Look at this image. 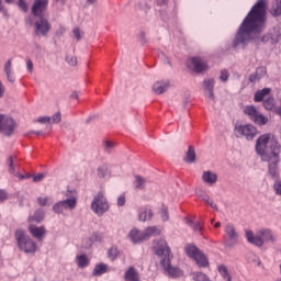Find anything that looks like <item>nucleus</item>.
<instances>
[{"mask_svg":"<svg viewBox=\"0 0 281 281\" xmlns=\"http://www.w3.org/2000/svg\"><path fill=\"white\" fill-rule=\"evenodd\" d=\"M37 203L41 207H47V205H52L54 203V200L49 196H40L37 198Z\"/></svg>","mask_w":281,"mask_h":281,"instance_id":"35","label":"nucleus"},{"mask_svg":"<svg viewBox=\"0 0 281 281\" xmlns=\"http://www.w3.org/2000/svg\"><path fill=\"white\" fill-rule=\"evenodd\" d=\"M35 30L36 34H42V36H45L49 30H52V25H49L47 19L40 16V19L35 22Z\"/></svg>","mask_w":281,"mask_h":281,"instance_id":"16","label":"nucleus"},{"mask_svg":"<svg viewBox=\"0 0 281 281\" xmlns=\"http://www.w3.org/2000/svg\"><path fill=\"white\" fill-rule=\"evenodd\" d=\"M203 87L209 91V98L214 99V79L204 80Z\"/></svg>","mask_w":281,"mask_h":281,"instance_id":"27","label":"nucleus"},{"mask_svg":"<svg viewBox=\"0 0 281 281\" xmlns=\"http://www.w3.org/2000/svg\"><path fill=\"white\" fill-rule=\"evenodd\" d=\"M108 270L109 267L106 266V263H99L95 266L92 276H104V273H106Z\"/></svg>","mask_w":281,"mask_h":281,"instance_id":"30","label":"nucleus"},{"mask_svg":"<svg viewBox=\"0 0 281 281\" xmlns=\"http://www.w3.org/2000/svg\"><path fill=\"white\" fill-rule=\"evenodd\" d=\"M119 254H120V251L117 250V247H112L108 251V256H109L110 260H115V258H117Z\"/></svg>","mask_w":281,"mask_h":281,"instance_id":"39","label":"nucleus"},{"mask_svg":"<svg viewBox=\"0 0 281 281\" xmlns=\"http://www.w3.org/2000/svg\"><path fill=\"white\" fill-rule=\"evenodd\" d=\"M72 98L78 99V93L75 92V93L72 94Z\"/></svg>","mask_w":281,"mask_h":281,"instance_id":"61","label":"nucleus"},{"mask_svg":"<svg viewBox=\"0 0 281 281\" xmlns=\"http://www.w3.org/2000/svg\"><path fill=\"white\" fill-rule=\"evenodd\" d=\"M1 10H3V4H1V0H0V12Z\"/></svg>","mask_w":281,"mask_h":281,"instance_id":"63","label":"nucleus"},{"mask_svg":"<svg viewBox=\"0 0 281 281\" xmlns=\"http://www.w3.org/2000/svg\"><path fill=\"white\" fill-rule=\"evenodd\" d=\"M8 164H9V172L10 175H14L15 170H14V157H10L8 159Z\"/></svg>","mask_w":281,"mask_h":281,"instance_id":"45","label":"nucleus"},{"mask_svg":"<svg viewBox=\"0 0 281 281\" xmlns=\"http://www.w3.org/2000/svg\"><path fill=\"white\" fill-rule=\"evenodd\" d=\"M88 3H95V0H88Z\"/></svg>","mask_w":281,"mask_h":281,"instance_id":"62","label":"nucleus"},{"mask_svg":"<svg viewBox=\"0 0 281 281\" xmlns=\"http://www.w3.org/2000/svg\"><path fill=\"white\" fill-rule=\"evenodd\" d=\"M150 218H153V213L150 212H142L138 215V220L143 221V223H146V221H150Z\"/></svg>","mask_w":281,"mask_h":281,"instance_id":"37","label":"nucleus"},{"mask_svg":"<svg viewBox=\"0 0 281 281\" xmlns=\"http://www.w3.org/2000/svg\"><path fill=\"white\" fill-rule=\"evenodd\" d=\"M66 61L68 63V65H70V67H76V65H78V58L74 56H67Z\"/></svg>","mask_w":281,"mask_h":281,"instance_id":"44","label":"nucleus"},{"mask_svg":"<svg viewBox=\"0 0 281 281\" xmlns=\"http://www.w3.org/2000/svg\"><path fill=\"white\" fill-rule=\"evenodd\" d=\"M49 0H35L32 7V14L34 16H43V12L47 10Z\"/></svg>","mask_w":281,"mask_h":281,"instance_id":"17","label":"nucleus"},{"mask_svg":"<svg viewBox=\"0 0 281 281\" xmlns=\"http://www.w3.org/2000/svg\"><path fill=\"white\" fill-rule=\"evenodd\" d=\"M153 252L159 258L164 257L162 260L172 259V254L170 252V247L166 239H156L153 241L151 246Z\"/></svg>","mask_w":281,"mask_h":281,"instance_id":"5","label":"nucleus"},{"mask_svg":"<svg viewBox=\"0 0 281 281\" xmlns=\"http://www.w3.org/2000/svg\"><path fill=\"white\" fill-rule=\"evenodd\" d=\"M14 128H16V123L12 117L0 114V133L10 136L14 133Z\"/></svg>","mask_w":281,"mask_h":281,"instance_id":"9","label":"nucleus"},{"mask_svg":"<svg viewBox=\"0 0 281 281\" xmlns=\"http://www.w3.org/2000/svg\"><path fill=\"white\" fill-rule=\"evenodd\" d=\"M125 203H126V196L120 195V196L117 198V205H119V207L124 206Z\"/></svg>","mask_w":281,"mask_h":281,"instance_id":"52","label":"nucleus"},{"mask_svg":"<svg viewBox=\"0 0 281 281\" xmlns=\"http://www.w3.org/2000/svg\"><path fill=\"white\" fill-rule=\"evenodd\" d=\"M128 238H130L131 243H133L134 245H139V243H144V240H146L144 231L142 232L137 228H133L128 233Z\"/></svg>","mask_w":281,"mask_h":281,"instance_id":"19","label":"nucleus"},{"mask_svg":"<svg viewBox=\"0 0 281 281\" xmlns=\"http://www.w3.org/2000/svg\"><path fill=\"white\" fill-rule=\"evenodd\" d=\"M214 227H215V228L221 227V222L215 223V224H214Z\"/></svg>","mask_w":281,"mask_h":281,"instance_id":"59","label":"nucleus"},{"mask_svg":"<svg viewBox=\"0 0 281 281\" xmlns=\"http://www.w3.org/2000/svg\"><path fill=\"white\" fill-rule=\"evenodd\" d=\"M15 240L19 248L21 251H24V254H36V243L25 234V231L16 229Z\"/></svg>","mask_w":281,"mask_h":281,"instance_id":"4","label":"nucleus"},{"mask_svg":"<svg viewBox=\"0 0 281 281\" xmlns=\"http://www.w3.org/2000/svg\"><path fill=\"white\" fill-rule=\"evenodd\" d=\"M188 67L195 71V74H201V71L207 69V63L201 59V57H193L188 61Z\"/></svg>","mask_w":281,"mask_h":281,"instance_id":"14","label":"nucleus"},{"mask_svg":"<svg viewBox=\"0 0 281 281\" xmlns=\"http://www.w3.org/2000/svg\"><path fill=\"white\" fill-rule=\"evenodd\" d=\"M76 198H70L64 201H59L53 206L54 212H65V210H74L77 203Z\"/></svg>","mask_w":281,"mask_h":281,"instance_id":"13","label":"nucleus"},{"mask_svg":"<svg viewBox=\"0 0 281 281\" xmlns=\"http://www.w3.org/2000/svg\"><path fill=\"white\" fill-rule=\"evenodd\" d=\"M13 1L14 0H5L7 3H12ZM18 5L19 8H21V10L27 12V3L25 2V0H19Z\"/></svg>","mask_w":281,"mask_h":281,"instance_id":"42","label":"nucleus"},{"mask_svg":"<svg viewBox=\"0 0 281 281\" xmlns=\"http://www.w3.org/2000/svg\"><path fill=\"white\" fill-rule=\"evenodd\" d=\"M280 38H281L280 27H274L270 31V34L261 36L260 42L267 43L270 41L272 45H276V43H280Z\"/></svg>","mask_w":281,"mask_h":281,"instance_id":"15","label":"nucleus"},{"mask_svg":"<svg viewBox=\"0 0 281 281\" xmlns=\"http://www.w3.org/2000/svg\"><path fill=\"white\" fill-rule=\"evenodd\" d=\"M263 76H267V68L259 67L257 68L255 76H250V81L255 82V80H260V78H263Z\"/></svg>","mask_w":281,"mask_h":281,"instance_id":"31","label":"nucleus"},{"mask_svg":"<svg viewBox=\"0 0 281 281\" xmlns=\"http://www.w3.org/2000/svg\"><path fill=\"white\" fill-rule=\"evenodd\" d=\"M195 160H196V153L194 151V147L189 146L184 161H187V164H194Z\"/></svg>","mask_w":281,"mask_h":281,"instance_id":"29","label":"nucleus"},{"mask_svg":"<svg viewBox=\"0 0 281 281\" xmlns=\"http://www.w3.org/2000/svg\"><path fill=\"white\" fill-rule=\"evenodd\" d=\"M45 218V215L43 213H34L32 217H30L31 223H41Z\"/></svg>","mask_w":281,"mask_h":281,"instance_id":"41","label":"nucleus"},{"mask_svg":"<svg viewBox=\"0 0 281 281\" xmlns=\"http://www.w3.org/2000/svg\"><path fill=\"white\" fill-rule=\"evenodd\" d=\"M220 80H222V82H227V80H229V72L225 69L222 70L221 76H220Z\"/></svg>","mask_w":281,"mask_h":281,"instance_id":"46","label":"nucleus"},{"mask_svg":"<svg viewBox=\"0 0 281 281\" xmlns=\"http://www.w3.org/2000/svg\"><path fill=\"white\" fill-rule=\"evenodd\" d=\"M196 194L201 199V201H204V203H207V205H210L213 210H218V207H216V204L212 201V198H210L207 195V193H205V192H203V193L196 192Z\"/></svg>","mask_w":281,"mask_h":281,"instance_id":"28","label":"nucleus"},{"mask_svg":"<svg viewBox=\"0 0 281 281\" xmlns=\"http://www.w3.org/2000/svg\"><path fill=\"white\" fill-rule=\"evenodd\" d=\"M15 176L18 177V179H25V176H23V175H21L19 172Z\"/></svg>","mask_w":281,"mask_h":281,"instance_id":"58","label":"nucleus"},{"mask_svg":"<svg viewBox=\"0 0 281 281\" xmlns=\"http://www.w3.org/2000/svg\"><path fill=\"white\" fill-rule=\"evenodd\" d=\"M146 183V180H144V178L136 176L135 177V188H137L138 190L144 189V184Z\"/></svg>","mask_w":281,"mask_h":281,"instance_id":"38","label":"nucleus"},{"mask_svg":"<svg viewBox=\"0 0 281 281\" xmlns=\"http://www.w3.org/2000/svg\"><path fill=\"white\" fill-rule=\"evenodd\" d=\"M281 145L271 134H263L256 142V153L261 160H269V157L280 155Z\"/></svg>","mask_w":281,"mask_h":281,"instance_id":"2","label":"nucleus"},{"mask_svg":"<svg viewBox=\"0 0 281 281\" xmlns=\"http://www.w3.org/2000/svg\"><path fill=\"white\" fill-rule=\"evenodd\" d=\"M43 179H45V173H38L33 177L34 183H40V181H43Z\"/></svg>","mask_w":281,"mask_h":281,"instance_id":"49","label":"nucleus"},{"mask_svg":"<svg viewBox=\"0 0 281 281\" xmlns=\"http://www.w3.org/2000/svg\"><path fill=\"white\" fill-rule=\"evenodd\" d=\"M4 74L9 82H14L16 77L14 76V71H12V59H9L4 65Z\"/></svg>","mask_w":281,"mask_h":281,"instance_id":"25","label":"nucleus"},{"mask_svg":"<svg viewBox=\"0 0 281 281\" xmlns=\"http://www.w3.org/2000/svg\"><path fill=\"white\" fill-rule=\"evenodd\" d=\"M60 120H61L60 113H56V114H54V115L50 117V123H53V124H58V122H60Z\"/></svg>","mask_w":281,"mask_h":281,"instance_id":"48","label":"nucleus"},{"mask_svg":"<svg viewBox=\"0 0 281 281\" xmlns=\"http://www.w3.org/2000/svg\"><path fill=\"white\" fill-rule=\"evenodd\" d=\"M218 271L224 278H227L228 281L232 280V277H229V272L227 271V267L220 266Z\"/></svg>","mask_w":281,"mask_h":281,"instance_id":"43","label":"nucleus"},{"mask_svg":"<svg viewBox=\"0 0 281 281\" xmlns=\"http://www.w3.org/2000/svg\"><path fill=\"white\" fill-rule=\"evenodd\" d=\"M246 239L250 245H255V247H262L265 241L274 243L276 235L270 229H261L254 234L251 231H246Z\"/></svg>","mask_w":281,"mask_h":281,"instance_id":"3","label":"nucleus"},{"mask_svg":"<svg viewBox=\"0 0 281 281\" xmlns=\"http://www.w3.org/2000/svg\"><path fill=\"white\" fill-rule=\"evenodd\" d=\"M169 87H170V81L168 80L157 81L154 85L153 90L155 93H157V95H161V93H165V91H168Z\"/></svg>","mask_w":281,"mask_h":281,"instance_id":"21","label":"nucleus"},{"mask_svg":"<svg viewBox=\"0 0 281 281\" xmlns=\"http://www.w3.org/2000/svg\"><path fill=\"white\" fill-rule=\"evenodd\" d=\"M110 175L111 172L109 171V167L106 165H102L98 168V177H100V179H106V177Z\"/></svg>","mask_w":281,"mask_h":281,"instance_id":"34","label":"nucleus"},{"mask_svg":"<svg viewBox=\"0 0 281 281\" xmlns=\"http://www.w3.org/2000/svg\"><path fill=\"white\" fill-rule=\"evenodd\" d=\"M186 222L188 223V225H191V227H193V229H195L196 232H201V223L194 222V220H190V217H186Z\"/></svg>","mask_w":281,"mask_h":281,"instance_id":"36","label":"nucleus"},{"mask_svg":"<svg viewBox=\"0 0 281 281\" xmlns=\"http://www.w3.org/2000/svg\"><path fill=\"white\" fill-rule=\"evenodd\" d=\"M269 93H271V89L270 88H263L262 90H258L255 93V102H262V100H265V98H267V95H269Z\"/></svg>","mask_w":281,"mask_h":281,"instance_id":"26","label":"nucleus"},{"mask_svg":"<svg viewBox=\"0 0 281 281\" xmlns=\"http://www.w3.org/2000/svg\"><path fill=\"white\" fill-rule=\"evenodd\" d=\"M273 189H274L276 194L281 195V181H277V182L273 184Z\"/></svg>","mask_w":281,"mask_h":281,"instance_id":"51","label":"nucleus"},{"mask_svg":"<svg viewBox=\"0 0 281 281\" xmlns=\"http://www.w3.org/2000/svg\"><path fill=\"white\" fill-rule=\"evenodd\" d=\"M72 34H74L75 38H77V41H80L82 38V35L80 33V29H78V27H75L72 30Z\"/></svg>","mask_w":281,"mask_h":281,"instance_id":"50","label":"nucleus"},{"mask_svg":"<svg viewBox=\"0 0 281 281\" xmlns=\"http://www.w3.org/2000/svg\"><path fill=\"white\" fill-rule=\"evenodd\" d=\"M170 260L172 259H161V267L165 269L168 276H170V278H181V276H183V272L181 271V269L172 267L170 265Z\"/></svg>","mask_w":281,"mask_h":281,"instance_id":"12","label":"nucleus"},{"mask_svg":"<svg viewBox=\"0 0 281 281\" xmlns=\"http://www.w3.org/2000/svg\"><path fill=\"white\" fill-rule=\"evenodd\" d=\"M115 147V143L113 140H105V149L111 150V148Z\"/></svg>","mask_w":281,"mask_h":281,"instance_id":"53","label":"nucleus"},{"mask_svg":"<svg viewBox=\"0 0 281 281\" xmlns=\"http://www.w3.org/2000/svg\"><path fill=\"white\" fill-rule=\"evenodd\" d=\"M268 162L269 175L272 179H278L280 177V172L278 170V164H280V154H276L274 156H270L268 160H263Z\"/></svg>","mask_w":281,"mask_h":281,"instance_id":"11","label":"nucleus"},{"mask_svg":"<svg viewBox=\"0 0 281 281\" xmlns=\"http://www.w3.org/2000/svg\"><path fill=\"white\" fill-rule=\"evenodd\" d=\"M225 234L233 245H236V243H238V233H236V228L233 225H226Z\"/></svg>","mask_w":281,"mask_h":281,"instance_id":"20","label":"nucleus"},{"mask_svg":"<svg viewBox=\"0 0 281 281\" xmlns=\"http://www.w3.org/2000/svg\"><path fill=\"white\" fill-rule=\"evenodd\" d=\"M267 14V0H259L244 19L233 41V47H247L250 41H258L262 30H265V21Z\"/></svg>","mask_w":281,"mask_h":281,"instance_id":"1","label":"nucleus"},{"mask_svg":"<svg viewBox=\"0 0 281 281\" xmlns=\"http://www.w3.org/2000/svg\"><path fill=\"white\" fill-rule=\"evenodd\" d=\"M77 265L80 269H85V267H89V258H87V255H79L77 257Z\"/></svg>","mask_w":281,"mask_h":281,"instance_id":"33","label":"nucleus"},{"mask_svg":"<svg viewBox=\"0 0 281 281\" xmlns=\"http://www.w3.org/2000/svg\"><path fill=\"white\" fill-rule=\"evenodd\" d=\"M272 16H280L281 14V0H274V4L270 9Z\"/></svg>","mask_w":281,"mask_h":281,"instance_id":"32","label":"nucleus"},{"mask_svg":"<svg viewBox=\"0 0 281 281\" xmlns=\"http://www.w3.org/2000/svg\"><path fill=\"white\" fill-rule=\"evenodd\" d=\"M184 249L187 256H189V258H193L198 267H207V265H210V262L207 261V257H205L203 252H201V250L196 248V246L187 245Z\"/></svg>","mask_w":281,"mask_h":281,"instance_id":"8","label":"nucleus"},{"mask_svg":"<svg viewBox=\"0 0 281 281\" xmlns=\"http://www.w3.org/2000/svg\"><path fill=\"white\" fill-rule=\"evenodd\" d=\"M57 3H65V0H55Z\"/></svg>","mask_w":281,"mask_h":281,"instance_id":"60","label":"nucleus"},{"mask_svg":"<svg viewBox=\"0 0 281 281\" xmlns=\"http://www.w3.org/2000/svg\"><path fill=\"white\" fill-rule=\"evenodd\" d=\"M91 207L93 212H108L109 210V202L104 196V193L99 192L98 195L93 199L91 203Z\"/></svg>","mask_w":281,"mask_h":281,"instance_id":"10","label":"nucleus"},{"mask_svg":"<svg viewBox=\"0 0 281 281\" xmlns=\"http://www.w3.org/2000/svg\"><path fill=\"white\" fill-rule=\"evenodd\" d=\"M26 67L29 71H33L34 70V64L32 63L31 59H26Z\"/></svg>","mask_w":281,"mask_h":281,"instance_id":"54","label":"nucleus"},{"mask_svg":"<svg viewBox=\"0 0 281 281\" xmlns=\"http://www.w3.org/2000/svg\"><path fill=\"white\" fill-rule=\"evenodd\" d=\"M160 216H161L162 221H168L170 218V216L168 215L167 212L160 213Z\"/></svg>","mask_w":281,"mask_h":281,"instance_id":"57","label":"nucleus"},{"mask_svg":"<svg viewBox=\"0 0 281 281\" xmlns=\"http://www.w3.org/2000/svg\"><path fill=\"white\" fill-rule=\"evenodd\" d=\"M244 113L257 126H265V125L269 124V117H267L262 113L258 112V109H256V106H254V105H247L244 109Z\"/></svg>","mask_w":281,"mask_h":281,"instance_id":"6","label":"nucleus"},{"mask_svg":"<svg viewBox=\"0 0 281 281\" xmlns=\"http://www.w3.org/2000/svg\"><path fill=\"white\" fill-rule=\"evenodd\" d=\"M274 106L273 103V98H268L267 100L263 101V108L266 111H272Z\"/></svg>","mask_w":281,"mask_h":281,"instance_id":"40","label":"nucleus"},{"mask_svg":"<svg viewBox=\"0 0 281 281\" xmlns=\"http://www.w3.org/2000/svg\"><path fill=\"white\" fill-rule=\"evenodd\" d=\"M124 279H125L126 281H142V280L139 279V272H137V270H135L134 267H130V268L126 270V272H125V274H124Z\"/></svg>","mask_w":281,"mask_h":281,"instance_id":"23","label":"nucleus"},{"mask_svg":"<svg viewBox=\"0 0 281 281\" xmlns=\"http://www.w3.org/2000/svg\"><path fill=\"white\" fill-rule=\"evenodd\" d=\"M37 122H40L41 124H52V117L41 116L40 119H37Z\"/></svg>","mask_w":281,"mask_h":281,"instance_id":"47","label":"nucleus"},{"mask_svg":"<svg viewBox=\"0 0 281 281\" xmlns=\"http://www.w3.org/2000/svg\"><path fill=\"white\" fill-rule=\"evenodd\" d=\"M234 134L236 137H245V139L251 142L258 135V128L251 124L236 125Z\"/></svg>","mask_w":281,"mask_h":281,"instance_id":"7","label":"nucleus"},{"mask_svg":"<svg viewBox=\"0 0 281 281\" xmlns=\"http://www.w3.org/2000/svg\"><path fill=\"white\" fill-rule=\"evenodd\" d=\"M145 236V240H149L151 236H159L161 234V229L157 226H149L143 231Z\"/></svg>","mask_w":281,"mask_h":281,"instance_id":"24","label":"nucleus"},{"mask_svg":"<svg viewBox=\"0 0 281 281\" xmlns=\"http://www.w3.org/2000/svg\"><path fill=\"white\" fill-rule=\"evenodd\" d=\"M8 199V192L0 190V201H5Z\"/></svg>","mask_w":281,"mask_h":281,"instance_id":"55","label":"nucleus"},{"mask_svg":"<svg viewBox=\"0 0 281 281\" xmlns=\"http://www.w3.org/2000/svg\"><path fill=\"white\" fill-rule=\"evenodd\" d=\"M277 281H281V279L277 280Z\"/></svg>","mask_w":281,"mask_h":281,"instance_id":"64","label":"nucleus"},{"mask_svg":"<svg viewBox=\"0 0 281 281\" xmlns=\"http://www.w3.org/2000/svg\"><path fill=\"white\" fill-rule=\"evenodd\" d=\"M202 179L204 183H207L209 186H214L216 181H218V176L212 171H204L202 175Z\"/></svg>","mask_w":281,"mask_h":281,"instance_id":"22","label":"nucleus"},{"mask_svg":"<svg viewBox=\"0 0 281 281\" xmlns=\"http://www.w3.org/2000/svg\"><path fill=\"white\" fill-rule=\"evenodd\" d=\"M29 232L31 236H33V238H36V240H44L45 236L47 235V229L45 228V226L37 227L34 225H30Z\"/></svg>","mask_w":281,"mask_h":281,"instance_id":"18","label":"nucleus"},{"mask_svg":"<svg viewBox=\"0 0 281 281\" xmlns=\"http://www.w3.org/2000/svg\"><path fill=\"white\" fill-rule=\"evenodd\" d=\"M91 240H102V235L94 233L91 237Z\"/></svg>","mask_w":281,"mask_h":281,"instance_id":"56","label":"nucleus"}]
</instances>
